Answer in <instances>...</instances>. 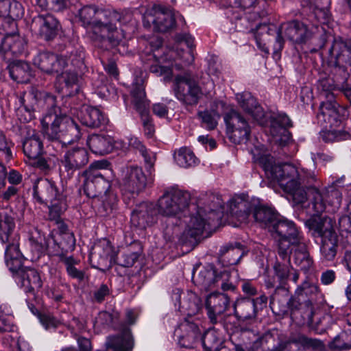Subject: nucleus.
<instances>
[{
    "instance_id": "f257e3e1",
    "label": "nucleus",
    "mask_w": 351,
    "mask_h": 351,
    "mask_svg": "<svg viewBox=\"0 0 351 351\" xmlns=\"http://www.w3.org/2000/svg\"><path fill=\"white\" fill-rule=\"evenodd\" d=\"M97 12L93 6H84L79 10L80 18L84 26H91V39L95 45L102 50L108 51L117 47L125 38L124 30L119 29L117 24L127 23L132 16L112 11L107 15L106 21H101L95 19Z\"/></svg>"
},
{
    "instance_id": "f03ea898",
    "label": "nucleus",
    "mask_w": 351,
    "mask_h": 351,
    "mask_svg": "<svg viewBox=\"0 0 351 351\" xmlns=\"http://www.w3.org/2000/svg\"><path fill=\"white\" fill-rule=\"evenodd\" d=\"M24 9L15 0H0V34H5L0 44V54L7 62L23 54L26 41L19 34L16 21L23 17Z\"/></svg>"
},
{
    "instance_id": "7ed1b4c3",
    "label": "nucleus",
    "mask_w": 351,
    "mask_h": 351,
    "mask_svg": "<svg viewBox=\"0 0 351 351\" xmlns=\"http://www.w3.org/2000/svg\"><path fill=\"white\" fill-rule=\"evenodd\" d=\"M200 204L197 213L186 221V228L179 239L180 244L188 252L199 243L206 226H211L218 219L217 211L222 208L223 202L219 196L210 194L206 202Z\"/></svg>"
},
{
    "instance_id": "20e7f679",
    "label": "nucleus",
    "mask_w": 351,
    "mask_h": 351,
    "mask_svg": "<svg viewBox=\"0 0 351 351\" xmlns=\"http://www.w3.org/2000/svg\"><path fill=\"white\" fill-rule=\"evenodd\" d=\"M278 171L280 173V170ZM282 172L286 175L278 183L285 192L291 195L293 201L297 204L306 201V190L312 199L314 187L322 184L313 171L303 168L298 170L295 166H287L281 170Z\"/></svg>"
},
{
    "instance_id": "39448f33",
    "label": "nucleus",
    "mask_w": 351,
    "mask_h": 351,
    "mask_svg": "<svg viewBox=\"0 0 351 351\" xmlns=\"http://www.w3.org/2000/svg\"><path fill=\"white\" fill-rule=\"evenodd\" d=\"M314 237H320V253L326 261H332L339 249V236L334 227V221L327 217H313L305 222Z\"/></svg>"
},
{
    "instance_id": "423d86ee",
    "label": "nucleus",
    "mask_w": 351,
    "mask_h": 351,
    "mask_svg": "<svg viewBox=\"0 0 351 351\" xmlns=\"http://www.w3.org/2000/svg\"><path fill=\"white\" fill-rule=\"evenodd\" d=\"M42 125L48 138L57 141L62 145L72 143L81 136L79 125L65 114H47L42 120Z\"/></svg>"
},
{
    "instance_id": "0eeeda50",
    "label": "nucleus",
    "mask_w": 351,
    "mask_h": 351,
    "mask_svg": "<svg viewBox=\"0 0 351 351\" xmlns=\"http://www.w3.org/2000/svg\"><path fill=\"white\" fill-rule=\"evenodd\" d=\"M34 195L40 204H50L49 219L60 221V215L66 210L68 205L66 195L56 184L47 179H38L34 186Z\"/></svg>"
},
{
    "instance_id": "6e6552de",
    "label": "nucleus",
    "mask_w": 351,
    "mask_h": 351,
    "mask_svg": "<svg viewBox=\"0 0 351 351\" xmlns=\"http://www.w3.org/2000/svg\"><path fill=\"white\" fill-rule=\"evenodd\" d=\"M277 242V254L278 256L285 257L287 250L293 243L304 237L296 225L280 215L269 231Z\"/></svg>"
},
{
    "instance_id": "1a4fd4ad",
    "label": "nucleus",
    "mask_w": 351,
    "mask_h": 351,
    "mask_svg": "<svg viewBox=\"0 0 351 351\" xmlns=\"http://www.w3.org/2000/svg\"><path fill=\"white\" fill-rule=\"evenodd\" d=\"M285 27V34L287 38L296 43H306L312 37V32L307 26L299 21H291L281 25L279 27L271 25L265 26L268 34H276L275 42L273 45L274 52H278L283 48L284 39L282 36V31Z\"/></svg>"
},
{
    "instance_id": "9d476101",
    "label": "nucleus",
    "mask_w": 351,
    "mask_h": 351,
    "mask_svg": "<svg viewBox=\"0 0 351 351\" xmlns=\"http://www.w3.org/2000/svg\"><path fill=\"white\" fill-rule=\"evenodd\" d=\"M190 194L177 189L165 191L156 204L159 215L166 217H178L189 207Z\"/></svg>"
},
{
    "instance_id": "9b49d317",
    "label": "nucleus",
    "mask_w": 351,
    "mask_h": 351,
    "mask_svg": "<svg viewBox=\"0 0 351 351\" xmlns=\"http://www.w3.org/2000/svg\"><path fill=\"white\" fill-rule=\"evenodd\" d=\"M106 163V161L95 162L82 173L84 178L83 191L88 197H99L100 195L108 192L110 189V182L104 178L100 171L105 167Z\"/></svg>"
},
{
    "instance_id": "f8f14e48",
    "label": "nucleus",
    "mask_w": 351,
    "mask_h": 351,
    "mask_svg": "<svg viewBox=\"0 0 351 351\" xmlns=\"http://www.w3.org/2000/svg\"><path fill=\"white\" fill-rule=\"evenodd\" d=\"M230 304V299L227 293L216 291L207 296L205 308L211 324L228 328V319L231 315H225L224 313L229 308Z\"/></svg>"
},
{
    "instance_id": "ddd939ff",
    "label": "nucleus",
    "mask_w": 351,
    "mask_h": 351,
    "mask_svg": "<svg viewBox=\"0 0 351 351\" xmlns=\"http://www.w3.org/2000/svg\"><path fill=\"white\" fill-rule=\"evenodd\" d=\"M319 86L327 101H322L320 104L317 117L320 121L322 120L327 123L330 128L337 126L340 121L337 109L338 104L335 101V96L332 93L335 87L334 81L330 78H323L319 80Z\"/></svg>"
},
{
    "instance_id": "4468645a",
    "label": "nucleus",
    "mask_w": 351,
    "mask_h": 351,
    "mask_svg": "<svg viewBox=\"0 0 351 351\" xmlns=\"http://www.w3.org/2000/svg\"><path fill=\"white\" fill-rule=\"evenodd\" d=\"M319 187H314L313 197L311 199L314 210L317 213H322L325 211L328 205L332 208V211H335L340 207L342 202V193L339 188L334 184L325 187L322 191L319 189Z\"/></svg>"
},
{
    "instance_id": "2eb2a0df",
    "label": "nucleus",
    "mask_w": 351,
    "mask_h": 351,
    "mask_svg": "<svg viewBox=\"0 0 351 351\" xmlns=\"http://www.w3.org/2000/svg\"><path fill=\"white\" fill-rule=\"evenodd\" d=\"M176 95L186 105H195L202 95V92L195 80L189 73L178 75L175 78Z\"/></svg>"
},
{
    "instance_id": "dca6fc26",
    "label": "nucleus",
    "mask_w": 351,
    "mask_h": 351,
    "mask_svg": "<svg viewBox=\"0 0 351 351\" xmlns=\"http://www.w3.org/2000/svg\"><path fill=\"white\" fill-rule=\"evenodd\" d=\"M146 184L147 177L142 168L130 166L123 169L120 186L125 193L138 195L145 189Z\"/></svg>"
},
{
    "instance_id": "f3484780",
    "label": "nucleus",
    "mask_w": 351,
    "mask_h": 351,
    "mask_svg": "<svg viewBox=\"0 0 351 351\" xmlns=\"http://www.w3.org/2000/svg\"><path fill=\"white\" fill-rule=\"evenodd\" d=\"M32 31L46 41L53 40L60 29L58 20L51 14H38L32 19Z\"/></svg>"
},
{
    "instance_id": "a211bd4d",
    "label": "nucleus",
    "mask_w": 351,
    "mask_h": 351,
    "mask_svg": "<svg viewBox=\"0 0 351 351\" xmlns=\"http://www.w3.org/2000/svg\"><path fill=\"white\" fill-rule=\"evenodd\" d=\"M329 53V66L335 72L346 74L347 65H351V47L341 39H335Z\"/></svg>"
},
{
    "instance_id": "6ab92c4d",
    "label": "nucleus",
    "mask_w": 351,
    "mask_h": 351,
    "mask_svg": "<svg viewBox=\"0 0 351 351\" xmlns=\"http://www.w3.org/2000/svg\"><path fill=\"white\" fill-rule=\"evenodd\" d=\"M279 258L282 261H287L288 263L292 258L294 264L304 272L308 271L313 265V260L310 256L304 238L289 246L285 257L279 256Z\"/></svg>"
},
{
    "instance_id": "aec40b11",
    "label": "nucleus",
    "mask_w": 351,
    "mask_h": 351,
    "mask_svg": "<svg viewBox=\"0 0 351 351\" xmlns=\"http://www.w3.org/2000/svg\"><path fill=\"white\" fill-rule=\"evenodd\" d=\"M89 161V154L84 147H75L66 150L61 160L64 171L71 178L74 173L84 167Z\"/></svg>"
},
{
    "instance_id": "412c9836",
    "label": "nucleus",
    "mask_w": 351,
    "mask_h": 351,
    "mask_svg": "<svg viewBox=\"0 0 351 351\" xmlns=\"http://www.w3.org/2000/svg\"><path fill=\"white\" fill-rule=\"evenodd\" d=\"M158 215L159 213L155 204L142 202L132 213L131 223L136 228L145 229L157 221Z\"/></svg>"
},
{
    "instance_id": "4be33fe9",
    "label": "nucleus",
    "mask_w": 351,
    "mask_h": 351,
    "mask_svg": "<svg viewBox=\"0 0 351 351\" xmlns=\"http://www.w3.org/2000/svg\"><path fill=\"white\" fill-rule=\"evenodd\" d=\"M33 61L40 70L49 74L59 73L67 66L65 58L49 51L38 53Z\"/></svg>"
},
{
    "instance_id": "5701e85b",
    "label": "nucleus",
    "mask_w": 351,
    "mask_h": 351,
    "mask_svg": "<svg viewBox=\"0 0 351 351\" xmlns=\"http://www.w3.org/2000/svg\"><path fill=\"white\" fill-rule=\"evenodd\" d=\"M267 287H275L270 296V306L273 311L278 315H285L289 312V288L285 285H276L275 281L268 282Z\"/></svg>"
},
{
    "instance_id": "b1692460",
    "label": "nucleus",
    "mask_w": 351,
    "mask_h": 351,
    "mask_svg": "<svg viewBox=\"0 0 351 351\" xmlns=\"http://www.w3.org/2000/svg\"><path fill=\"white\" fill-rule=\"evenodd\" d=\"M218 274L213 265L198 266L193 270L192 280L196 286L207 291L215 287Z\"/></svg>"
},
{
    "instance_id": "393cba45",
    "label": "nucleus",
    "mask_w": 351,
    "mask_h": 351,
    "mask_svg": "<svg viewBox=\"0 0 351 351\" xmlns=\"http://www.w3.org/2000/svg\"><path fill=\"white\" fill-rule=\"evenodd\" d=\"M245 254V248L240 243H228L221 247L218 258L223 265H234L240 261Z\"/></svg>"
},
{
    "instance_id": "a878e982",
    "label": "nucleus",
    "mask_w": 351,
    "mask_h": 351,
    "mask_svg": "<svg viewBox=\"0 0 351 351\" xmlns=\"http://www.w3.org/2000/svg\"><path fill=\"white\" fill-rule=\"evenodd\" d=\"M234 315L240 322L253 321L256 318L258 307L250 298L237 299L233 304Z\"/></svg>"
},
{
    "instance_id": "bb28decb",
    "label": "nucleus",
    "mask_w": 351,
    "mask_h": 351,
    "mask_svg": "<svg viewBox=\"0 0 351 351\" xmlns=\"http://www.w3.org/2000/svg\"><path fill=\"white\" fill-rule=\"evenodd\" d=\"M155 17H150L154 29L159 32H167L172 29L176 20L171 11L164 7L158 6L154 8Z\"/></svg>"
},
{
    "instance_id": "cd10ccee",
    "label": "nucleus",
    "mask_w": 351,
    "mask_h": 351,
    "mask_svg": "<svg viewBox=\"0 0 351 351\" xmlns=\"http://www.w3.org/2000/svg\"><path fill=\"white\" fill-rule=\"evenodd\" d=\"M77 116L83 125L91 128H100L107 122L102 112L95 107L83 106Z\"/></svg>"
},
{
    "instance_id": "c85d7f7f",
    "label": "nucleus",
    "mask_w": 351,
    "mask_h": 351,
    "mask_svg": "<svg viewBox=\"0 0 351 351\" xmlns=\"http://www.w3.org/2000/svg\"><path fill=\"white\" fill-rule=\"evenodd\" d=\"M141 58L145 64H150L149 71L156 76H163L165 80H169L172 73L171 69L167 65H162V57L158 54L151 53L147 51L141 52Z\"/></svg>"
},
{
    "instance_id": "c756f323",
    "label": "nucleus",
    "mask_w": 351,
    "mask_h": 351,
    "mask_svg": "<svg viewBox=\"0 0 351 351\" xmlns=\"http://www.w3.org/2000/svg\"><path fill=\"white\" fill-rule=\"evenodd\" d=\"M55 100L53 96L42 93L35 88L25 92L21 99L22 104L31 110H36V107L43 102L45 103L47 107H53L55 105Z\"/></svg>"
},
{
    "instance_id": "7c9ffc66",
    "label": "nucleus",
    "mask_w": 351,
    "mask_h": 351,
    "mask_svg": "<svg viewBox=\"0 0 351 351\" xmlns=\"http://www.w3.org/2000/svg\"><path fill=\"white\" fill-rule=\"evenodd\" d=\"M289 311L291 316H295L299 312H301L304 322L308 324H313V317L314 315L313 303L310 299H308L302 303L300 297L290 296L289 299Z\"/></svg>"
},
{
    "instance_id": "2f4dec72",
    "label": "nucleus",
    "mask_w": 351,
    "mask_h": 351,
    "mask_svg": "<svg viewBox=\"0 0 351 351\" xmlns=\"http://www.w3.org/2000/svg\"><path fill=\"white\" fill-rule=\"evenodd\" d=\"M142 253L143 247L141 243L134 242L118 252L116 262L123 267H131L138 260Z\"/></svg>"
},
{
    "instance_id": "473e14b6",
    "label": "nucleus",
    "mask_w": 351,
    "mask_h": 351,
    "mask_svg": "<svg viewBox=\"0 0 351 351\" xmlns=\"http://www.w3.org/2000/svg\"><path fill=\"white\" fill-rule=\"evenodd\" d=\"M87 145L93 153L98 155H105L112 151L114 141L110 135L92 134L87 140Z\"/></svg>"
},
{
    "instance_id": "72a5a7b5",
    "label": "nucleus",
    "mask_w": 351,
    "mask_h": 351,
    "mask_svg": "<svg viewBox=\"0 0 351 351\" xmlns=\"http://www.w3.org/2000/svg\"><path fill=\"white\" fill-rule=\"evenodd\" d=\"M291 126L292 123L288 116L285 114H279L272 121L271 133L277 138V141L280 143H287L291 136L287 128Z\"/></svg>"
},
{
    "instance_id": "f704fd0d",
    "label": "nucleus",
    "mask_w": 351,
    "mask_h": 351,
    "mask_svg": "<svg viewBox=\"0 0 351 351\" xmlns=\"http://www.w3.org/2000/svg\"><path fill=\"white\" fill-rule=\"evenodd\" d=\"M180 329L184 334L179 337L180 344L185 348H191L199 339L201 335L197 323L191 322L186 319L180 325Z\"/></svg>"
},
{
    "instance_id": "c9c22d12",
    "label": "nucleus",
    "mask_w": 351,
    "mask_h": 351,
    "mask_svg": "<svg viewBox=\"0 0 351 351\" xmlns=\"http://www.w3.org/2000/svg\"><path fill=\"white\" fill-rule=\"evenodd\" d=\"M203 302L195 293L188 291L180 296V307L189 317L197 315L203 308Z\"/></svg>"
},
{
    "instance_id": "e433bc0d",
    "label": "nucleus",
    "mask_w": 351,
    "mask_h": 351,
    "mask_svg": "<svg viewBox=\"0 0 351 351\" xmlns=\"http://www.w3.org/2000/svg\"><path fill=\"white\" fill-rule=\"evenodd\" d=\"M23 149L25 155L29 159H36L43 154V142L34 130L28 132V136L23 143Z\"/></svg>"
},
{
    "instance_id": "4c0bfd02",
    "label": "nucleus",
    "mask_w": 351,
    "mask_h": 351,
    "mask_svg": "<svg viewBox=\"0 0 351 351\" xmlns=\"http://www.w3.org/2000/svg\"><path fill=\"white\" fill-rule=\"evenodd\" d=\"M132 104L139 114H145L149 112V101L146 99L145 88L142 80H137L133 84L131 90Z\"/></svg>"
},
{
    "instance_id": "58836bf2",
    "label": "nucleus",
    "mask_w": 351,
    "mask_h": 351,
    "mask_svg": "<svg viewBox=\"0 0 351 351\" xmlns=\"http://www.w3.org/2000/svg\"><path fill=\"white\" fill-rule=\"evenodd\" d=\"M259 164L265 170L267 177L274 181L278 182L286 174L282 172L279 173L278 170H282L287 166H293L289 163H284L276 165L274 164V158L270 155H264L260 157L258 160Z\"/></svg>"
},
{
    "instance_id": "ea45409f",
    "label": "nucleus",
    "mask_w": 351,
    "mask_h": 351,
    "mask_svg": "<svg viewBox=\"0 0 351 351\" xmlns=\"http://www.w3.org/2000/svg\"><path fill=\"white\" fill-rule=\"evenodd\" d=\"M20 279L22 287L26 292L34 294L43 286V282L39 273L33 268H25L20 273Z\"/></svg>"
},
{
    "instance_id": "a19ab883",
    "label": "nucleus",
    "mask_w": 351,
    "mask_h": 351,
    "mask_svg": "<svg viewBox=\"0 0 351 351\" xmlns=\"http://www.w3.org/2000/svg\"><path fill=\"white\" fill-rule=\"evenodd\" d=\"M237 98L241 107L250 114L254 119L260 121L264 117L263 109L250 93L237 95Z\"/></svg>"
},
{
    "instance_id": "79ce46f5",
    "label": "nucleus",
    "mask_w": 351,
    "mask_h": 351,
    "mask_svg": "<svg viewBox=\"0 0 351 351\" xmlns=\"http://www.w3.org/2000/svg\"><path fill=\"white\" fill-rule=\"evenodd\" d=\"M252 209L251 203L241 197L235 198L230 202V213L241 223L247 221Z\"/></svg>"
},
{
    "instance_id": "37998d69",
    "label": "nucleus",
    "mask_w": 351,
    "mask_h": 351,
    "mask_svg": "<svg viewBox=\"0 0 351 351\" xmlns=\"http://www.w3.org/2000/svg\"><path fill=\"white\" fill-rule=\"evenodd\" d=\"M280 215L271 208L259 206L254 208L255 220L269 231Z\"/></svg>"
},
{
    "instance_id": "c03bdc74",
    "label": "nucleus",
    "mask_w": 351,
    "mask_h": 351,
    "mask_svg": "<svg viewBox=\"0 0 351 351\" xmlns=\"http://www.w3.org/2000/svg\"><path fill=\"white\" fill-rule=\"evenodd\" d=\"M10 77L19 83H27L31 77L29 64L24 61H16L9 66Z\"/></svg>"
},
{
    "instance_id": "a18cd8bd",
    "label": "nucleus",
    "mask_w": 351,
    "mask_h": 351,
    "mask_svg": "<svg viewBox=\"0 0 351 351\" xmlns=\"http://www.w3.org/2000/svg\"><path fill=\"white\" fill-rule=\"evenodd\" d=\"M20 257L21 253L19 246L14 244L8 245L5 250L6 264L12 273H16L19 276H20L21 271L25 269V268L22 267Z\"/></svg>"
},
{
    "instance_id": "49530a36",
    "label": "nucleus",
    "mask_w": 351,
    "mask_h": 351,
    "mask_svg": "<svg viewBox=\"0 0 351 351\" xmlns=\"http://www.w3.org/2000/svg\"><path fill=\"white\" fill-rule=\"evenodd\" d=\"M227 130H242L250 128L246 119L239 112L231 110L224 116Z\"/></svg>"
},
{
    "instance_id": "de8ad7c7",
    "label": "nucleus",
    "mask_w": 351,
    "mask_h": 351,
    "mask_svg": "<svg viewBox=\"0 0 351 351\" xmlns=\"http://www.w3.org/2000/svg\"><path fill=\"white\" fill-rule=\"evenodd\" d=\"M101 201V205L99 208V212L103 216L110 215L112 211L117 208V196L115 193L110 191L104 192L99 197Z\"/></svg>"
},
{
    "instance_id": "09e8293b",
    "label": "nucleus",
    "mask_w": 351,
    "mask_h": 351,
    "mask_svg": "<svg viewBox=\"0 0 351 351\" xmlns=\"http://www.w3.org/2000/svg\"><path fill=\"white\" fill-rule=\"evenodd\" d=\"M202 344L204 351H217L223 341L216 331L209 330L202 337Z\"/></svg>"
},
{
    "instance_id": "8fccbe9b",
    "label": "nucleus",
    "mask_w": 351,
    "mask_h": 351,
    "mask_svg": "<svg viewBox=\"0 0 351 351\" xmlns=\"http://www.w3.org/2000/svg\"><path fill=\"white\" fill-rule=\"evenodd\" d=\"M107 351H129L132 348L130 338L116 336L109 337L106 343Z\"/></svg>"
},
{
    "instance_id": "3c124183",
    "label": "nucleus",
    "mask_w": 351,
    "mask_h": 351,
    "mask_svg": "<svg viewBox=\"0 0 351 351\" xmlns=\"http://www.w3.org/2000/svg\"><path fill=\"white\" fill-rule=\"evenodd\" d=\"M293 269L289 263H280L278 259L274 265L275 278L278 282V285L287 286V280L291 276V271Z\"/></svg>"
},
{
    "instance_id": "603ef678",
    "label": "nucleus",
    "mask_w": 351,
    "mask_h": 351,
    "mask_svg": "<svg viewBox=\"0 0 351 351\" xmlns=\"http://www.w3.org/2000/svg\"><path fill=\"white\" fill-rule=\"evenodd\" d=\"M177 164L182 167H189L196 162L197 158L193 152L186 147H182L174 154Z\"/></svg>"
},
{
    "instance_id": "864d4df0",
    "label": "nucleus",
    "mask_w": 351,
    "mask_h": 351,
    "mask_svg": "<svg viewBox=\"0 0 351 351\" xmlns=\"http://www.w3.org/2000/svg\"><path fill=\"white\" fill-rule=\"evenodd\" d=\"M15 226L14 218L5 214L0 217V239L3 243L9 242V237Z\"/></svg>"
},
{
    "instance_id": "5fc2aeb1",
    "label": "nucleus",
    "mask_w": 351,
    "mask_h": 351,
    "mask_svg": "<svg viewBox=\"0 0 351 351\" xmlns=\"http://www.w3.org/2000/svg\"><path fill=\"white\" fill-rule=\"evenodd\" d=\"M321 137L326 143L338 142L350 139L351 133L343 130H326L322 132Z\"/></svg>"
},
{
    "instance_id": "6e6d98bb",
    "label": "nucleus",
    "mask_w": 351,
    "mask_h": 351,
    "mask_svg": "<svg viewBox=\"0 0 351 351\" xmlns=\"http://www.w3.org/2000/svg\"><path fill=\"white\" fill-rule=\"evenodd\" d=\"M319 291V288L317 285L306 280L297 287L295 295L298 297L305 295L308 298H313L317 295Z\"/></svg>"
},
{
    "instance_id": "4d7b16f0",
    "label": "nucleus",
    "mask_w": 351,
    "mask_h": 351,
    "mask_svg": "<svg viewBox=\"0 0 351 351\" xmlns=\"http://www.w3.org/2000/svg\"><path fill=\"white\" fill-rule=\"evenodd\" d=\"M58 248L62 254L72 252L75 247V239L72 232L60 234Z\"/></svg>"
},
{
    "instance_id": "13d9d810",
    "label": "nucleus",
    "mask_w": 351,
    "mask_h": 351,
    "mask_svg": "<svg viewBox=\"0 0 351 351\" xmlns=\"http://www.w3.org/2000/svg\"><path fill=\"white\" fill-rule=\"evenodd\" d=\"M274 341V337L270 332H265L262 337L258 338L248 348L249 351H268L270 350L269 344Z\"/></svg>"
},
{
    "instance_id": "bf43d9fd",
    "label": "nucleus",
    "mask_w": 351,
    "mask_h": 351,
    "mask_svg": "<svg viewBox=\"0 0 351 351\" xmlns=\"http://www.w3.org/2000/svg\"><path fill=\"white\" fill-rule=\"evenodd\" d=\"M227 130L229 138L234 144L246 143L251 133L250 128Z\"/></svg>"
},
{
    "instance_id": "052dcab7",
    "label": "nucleus",
    "mask_w": 351,
    "mask_h": 351,
    "mask_svg": "<svg viewBox=\"0 0 351 351\" xmlns=\"http://www.w3.org/2000/svg\"><path fill=\"white\" fill-rule=\"evenodd\" d=\"M57 79L60 84H64L66 88L73 87L78 82L77 73L74 71L66 70L57 73Z\"/></svg>"
},
{
    "instance_id": "680f3d73",
    "label": "nucleus",
    "mask_w": 351,
    "mask_h": 351,
    "mask_svg": "<svg viewBox=\"0 0 351 351\" xmlns=\"http://www.w3.org/2000/svg\"><path fill=\"white\" fill-rule=\"evenodd\" d=\"M230 273L227 271H220L218 274L215 287H220L223 291L234 292L236 286L230 280Z\"/></svg>"
},
{
    "instance_id": "e2e57ef3",
    "label": "nucleus",
    "mask_w": 351,
    "mask_h": 351,
    "mask_svg": "<svg viewBox=\"0 0 351 351\" xmlns=\"http://www.w3.org/2000/svg\"><path fill=\"white\" fill-rule=\"evenodd\" d=\"M198 114L208 130H213L215 128L217 124V119L219 117L218 114H212L208 111L200 112Z\"/></svg>"
},
{
    "instance_id": "0e129e2a",
    "label": "nucleus",
    "mask_w": 351,
    "mask_h": 351,
    "mask_svg": "<svg viewBox=\"0 0 351 351\" xmlns=\"http://www.w3.org/2000/svg\"><path fill=\"white\" fill-rule=\"evenodd\" d=\"M145 114H140L144 128V132L147 137L152 138L155 133L154 125L149 117V112Z\"/></svg>"
},
{
    "instance_id": "69168bd1",
    "label": "nucleus",
    "mask_w": 351,
    "mask_h": 351,
    "mask_svg": "<svg viewBox=\"0 0 351 351\" xmlns=\"http://www.w3.org/2000/svg\"><path fill=\"white\" fill-rule=\"evenodd\" d=\"M64 262L66 265L67 272L71 277L77 278L79 280H82L84 278V272L81 270L77 269L73 265V259L72 257L66 258Z\"/></svg>"
},
{
    "instance_id": "338daca9",
    "label": "nucleus",
    "mask_w": 351,
    "mask_h": 351,
    "mask_svg": "<svg viewBox=\"0 0 351 351\" xmlns=\"http://www.w3.org/2000/svg\"><path fill=\"white\" fill-rule=\"evenodd\" d=\"M162 46V40L161 38L156 36L153 37L150 39L147 45H146V48L143 51H147L151 53H156L158 54V57H161L159 53V49Z\"/></svg>"
},
{
    "instance_id": "774afa93",
    "label": "nucleus",
    "mask_w": 351,
    "mask_h": 351,
    "mask_svg": "<svg viewBox=\"0 0 351 351\" xmlns=\"http://www.w3.org/2000/svg\"><path fill=\"white\" fill-rule=\"evenodd\" d=\"M36 110H31L28 107L23 106L20 107L17 111V115L19 119L21 122L27 123L34 119V112Z\"/></svg>"
}]
</instances>
